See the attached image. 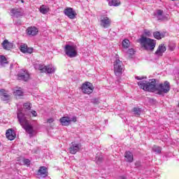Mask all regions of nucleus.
<instances>
[{
    "instance_id": "obj_1",
    "label": "nucleus",
    "mask_w": 179,
    "mask_h": 179,
    "mask_svg": "<svg viewBox=\"0 0 179 179\" xmlns=\"http://www.w3.org/2000/svg\"><path fill=\"white\" fill-rule=\"evenodd\" d=\"M140 89H143L145 92H152V93H157V94L163 95L164 93L170 92V83L165 81L156 86V79L153 78L147 80H141L138 83Z\"/></svg>"
},
{
    "instance_id": "obj_2",
    "label": "nucleus",
    "mask_w": 179,
    "mask_h": 179,
    "mask_svg": "<svg viewBox=\"0 0 179 179\" xmlns=\"http://www.w3.org/2000/svg\"><path fill=\"white\" fill-rule=\"evenodd\" d=\"M17 120L21 127L29 134L31 138L36 135V131H34L33 126L30 124V121L28 120L27 117H26L22 111H18Z\"/></svg>"
},
{
    "instance_id": "obj_3",
    "label": "nucleus",
    "mask_w": 179,
    "mask_h": 179,
    "mask_svg": "<svg viewBox=\"0 0 179 179\" xmlns=\"http://www.w3.org/2000/svg\"><path fill=\"white\" fill-rule=\"evenodd\" d=\"M141 46L147 51H153L156 47V40L142 36L139 40Z\"/></svg>"
},
{
    "instance_id": "obj_4",
    "label": "nucleus",
    "mask_w": 179,
    "mask_h": 179,
    "mask_svg": "<svg viewBox=\"0 0 179 179\" xmlns=\"http://www.w3.org/2000/svg\"><path fill=\"white\" fill-rule=\"evenodd\" d=\"M35 69L40 71L41 73H55L57 69L52 65L36 64Z\"/></svg>"
},
{
    "instance_id": "obj_5",
    "label": "nucleus",
    "mask_w": 179,
    "mask_h": 179,
    "mask_svg": "<svg viewBox=\"0 0 179 179\" xmlns=\"http://www.w3.org/2000/svg\"><path fill=\"white\" fill-rule=\"evenodd\" d=\"M64 51L66 55L69 58H75L78 55V47L76 45H66Z\"/></svg>"
},
{
    "instance_id": "obj_6",
    "label": "nucleus",
    "mask_w": 179,
    "mask_h": 179,
    "mask_svg": "<svg viewBox=\"0 0 179 179\" xmlns=\"http://www.w3.org/2000/svg\"><path fill=\"white\" fill-rule=\"evenodd\" d=\"M122 71H124V64H122V62L120 60V59H116L114 62V72L116 76H120V75L122 74Z\"/></svg>"
},
{
    "instance_id": "obj_7",
    "label": "nucleus",
    "mask_w": 179,
    "mask_h": 179,
    "mask_svg": "<svg viewBox=\"0 0 179 179\" xmlns=\"http://www.w3.org/2000/svg\"><path fill=\"white\" fill-rule=\"evenodd\" d=\"M81 90L85 94H90L93 93V90H94V86L90 82H86L83 84L81 87Z\"/></svg>"
},
{
    "instance_id": "obj_8",
    "label": "nucleus",
    "mask_w": 179,
    "mask_h": 179,
    "mask_svg": "<svg viewBox=\"0 0 179 179\" xmlns=\"http://www.w3.org/2000/svg\"><path fill=\"white\" fill-rule=\"evenodd\" d=\"M82 149V144L76 143H71L70 147L69 148V152L71 155H76L79 150Z\"/></svg>"
},
{
    "instance_id": "obj_9",
    "label": "nucleus",
    "mask_w": 179,
    "mask_h": 179,
    "mask_svg": "<svg viewBox=\"0 0 179 179\" xmlns=\"http://www.w3.org/2000/svg\"><path fill=\"white\" fill-rule=\"evenodd\" d=\"M17 79L19 80H24V82H27L30 79V74L26 70H20L17 74Z\"/></svg>"
},
{
    "instance_id": "obj_10",
    "label": "nucleus",
    "mask_w": 179,
    "mask_h": 179,
    "mask_svg": "<svg viewBox=\"0 0 179 179\" xmlns=\"http://www.w3.org/2000/svg\"><path fill=\"white\" fill-rule=\"evenodd\" d=\"M64 13L66 16H68L69 19L73 20L76 17V11L71 7H68L64 9Z\"/></svg>"
},
{
    "instance_id": "obj_11",
    "label": "nucleus",
    "mask_w": 179,
    "mask_h": 179,
    "mask_svg": "<svg viewBox=\"0 0 179 179\" xmlns=\"http://www.w3.org/2000/svg\"><path fill=\"white\" fill-rule=\"evenodd\" d=\"M101 27L104 29H107L111 26V20L108 18V17L103 16L101 17Z\"/></svg>"
},
{
    "instance_id": "obj_12",
    "label": "nucleus",
    "mask_w": 179,
    "mask_h": 179,
    "mask_svg": "<svg viewBox=\"0 0 179 179\" xmlns=\"http://www.w3.org/2000/svg\"><path fill=\"white\" fill-rule=\"evenodd\" d=\"M0 97L3 101H8V100H10L12 94H8L7 91H5V90H1Z\"/></svg>"
},
{
    "instance_id": "obj_13",
    "label": "nucleus",
    "mask_w": 179,
    "mask_h": 179,
    "mask_svg": "<svg viewBox=\"0 0 179 179\" xmlns=\"http://www.w3.org/2000/svg\"><path fill=\"white\" fill-rule=\"evenodd\" d=\"M6 136L7 139L9 141H13L15 138H16V134L15 133V131L12 129H8L6 132Z\"/></svg>"
},
{
    "instance_id": "obj_14",
    "label": "nucleus",
    "mask_w": 179,
    "mask_h": 179,
    "mask_svg": "<svg viewBox=\"0 0 179 179\" xmlns=\"http://www.w3.org/2000/svg\"><path fill=\"white\" fill-rule=\"evenodd\" d=\"M20 50L21 52H23L24 54H26V52L27 54H31V52H33V48H28L27 45H21L20 46Z\"/></svg>"
},
{
    "instance_id": "obj_15",
    "label": "nucleus",
    "mask_w": 179,
    "mask_h": 179,
    "mask_svg": "<svg viewBox=\"0 0 179 179\" xmlns=\"http://www.w3.org/2000/svg\"><path fill=\"white\" fill-rule=\"evenodd\" d=\"M167 50V48H166V45L164 44H161L159 45L157 51L155 52L156 55H159V57H162L163 55V52H164Z\"/></svg>"
},
{
    "instance_id": "obj_16",
    "label": "nucleus",
    "mask_w": 179,
    "mask_h": 179,
    "mask_svg": "<svg viewBox=\"0 0 179 179\" xmlns=\"http://www.w3.org/2000/svg\"><path fill=\"white\" fill-rule=\"evenodd\" d=\"M38 176L43 177V178L48 176V172L47 171V168L45 166H41L38 171Z\"/></svg>"
},
{
    "instance_id": "obj_17",
    "label": "nucleus",
    "mask_w": 179,
    "mask_h": 179,
    "mask_svg": "<svg viewBox=\"0 0 179 179\" xmlns=\"http://www.w3.org/2000/svg\"><path fill=\"white\" fill-rule=\"evenodd\" d=\"M59 121L63 127H68L71 124V117L66 116L60 118Z\"/></svg>"
},
{
    "instance_id": "obj_18",
    "label": "nucleus",
    "mask_w": 179,
    "mask_h": 179,
    "mask_svg": "<svg viewBox=\"0 0 179 179\" xmlns=\"http://www.w3.org/2000/svg\"><path fill=\"white\" fill-rule=\"evenodd\" d=\"M29 36H36L38 33V29L36 27H30L27 29Z\"/></svg>"
},
{
    "instance_id": "obj_19",
    "label": "nucleus",
    "mask_w": 179,
    "mask_h": 179,
    "mask_svg": "<svg viewBox=\"0 0 179 179\" xmlns=\"http://www.w3.org/2000/svg\"><path fill=\"white\" fill-rule=\"evenodd\" d=\"M1 45L3 50H10L13 47V43L8 41V39H6L1 43Z\"/></svg>"
},
{
    "instance_id": "obj_20",
    "label": "nucleus",
    "mask_w": 179,
    "mask_h": 179,
    "mask_svg": "<svg viewBox=\"0 0 179 179\" xmlns=\"http://www.w3.org/2000/svg\"><path fill=\"white\" fill-rule=\"evenodd\" d=\"M124 157L126 159V162H128L129 163H132L134 162V155L129 151H127L125 152Z\"/></svg>"
},
{
    "instance_id": "obj_21",
    "label": "nucleus",
    "mask_w": 179,
    "mask_h": 179,
    "mask_svg": "<svg viewBox=\"0 0 179 179\" xmlns=\"http://www.w3.org/2000/svg\"><path fill=\"white\" fill-rule=\"evenodd\" d=\"M10 13L12 16H16L17 17H19V16H22V9L13 8L10 10Z\"/></svg>"
},
{
    "instance_id": "obj_22",
    "label": "nucleus",
    "mask_w": 179,
    "mask_h": 179,
    "mask_svg": "<svg viewBox=\"0 0 179 179\" xmlns=\"http://www.w3.org/2000/svg\"><path fill=\"white\" fill-rule=\"evenodd\" d=\"M39 11L43 15H46V13H48L50 12V7H48V6L42 5L39 8Z\"/></svg>"
},
{
    "instance_id": "obj_23",
    "label": "nucleus",
    "mask_w": 179,
    "mask_h": 179,
    "mask_svg": "<svg viewBox=\"0 0 179 179\" xmlns=\"http://www.w3.org/2000/svg\"><path fill=\"white\" fill-rule=\"evenodd\" d=\"M166 35V33L159 32V31H155L153 33V36L157 40H162V38H164V36Z\"/></svg>"
},
{
    "instance_id": "obj_24",
    "label": "nucleus",
    "mask_w": 179,
    "mask_h": 179,
    "mask_svg": "<svg viewBox=\"0 0 179 179\" xmlns=\"http://www.w3.org/2000/svg\"><path fill=\"white\" fill-rule=\"evenodd\" d=\"M155 16L158 20H164V15H163V10H157L155 13Z\"/></svg>"
},
{
    "instance_id": "obj_25",
    "label": "nucleus",
    "mask_w": 179,
    "mask_h": 179,
    "mask_svg": "<svg viewBox=\"0 0 179 179\" xmlns=\"http://www.w3.org/2000/svg\"><path fill=\"white\" fill-rule=\"evenodd\" d=\"M109 6H120L121 5L120 0H111L108 2Z\"/></svg>"
},
{
    "instance_id": "obj_26",
    "label": "nucleus",
    "mask_w": 179,
    "mask_h": 179,
    "mask_svg": "<svg viewBox=\"0 0 179 179\" xmlns=\"http://www.w3.org/2000/svg\"><path fill=\"white\" fill-rule=\"evenodd\" d=\"M152 152H155L156 155H160L162 153V148L158 145H154L152 148Z\"/></svg>"
},
{
    "instance_id": "obj_27",
    "label": "nucleus",
    "mask_w": 179,
    "mask_h": 179,
    "mask_svg": "<svg viewBox=\"0 0 179 179\" xmlns=\"http://www.w3.org/2000/svg\"><path fill=\"white\" fill-rule=\"evenodd\" d=\"M5 64H8L6 57H5V56H0V66H3Z\"/></svg>"
},
{
    "instance_id": "obj_28",
    "label": "nucleus",
    "mask_w": 179,
    "mask_h": 179,
    "mask_svg": "<svg viewBox=\"0 0 179 179\" xmlns=\"http://www.w3.org/2000/svg\"><path fill=\"white\" fill-rule=\"evenodd\" d=\"M129 45H130L129 40H128V39L123 40V41L122 43V45L124 48H129Z\"/></svg>"
},
{
    "instance_id": "obj_29",
    "label": "nucleus",
    "mask_w": 179,
    "mask_h": 179,
    "mask_svg": "<svg viewBox=\"0 0 179 179\" xmlns=\"http://www.w3.org/2000/svg\"><path fill=\"white\" fill-rule=\"evenodd\" d=\"M14 96H23V91L20 89L13 91Z\"/></svg>"
},
{
    "instance_id": "obj_30",
    "label": "nucleus",
    "mask_w": 179,
    "mask_h": 179,
    "mask_svg": "<svg viewBox=\"0 0 179 179\" xmlns=\"http://www.w3.org/2000/svg\"><path fill=\"white\" fill-rule=\"evenodd\" d=\"M133 112L136 117H139V115H141V108H133Z\"/></svg>"
},
{
    "instance_id": "obj_31",
    "label": "nucleus",
    "mask_w": 179,
    "mask_h": 179,
    "mask_svg": "<svg viewBox=\"0 0 179 179\" xmlns=\"http://www.w3.org/2000/svg\"><path fill=\"white\" fill-rule=\"evenodd\" d=\"M91 103H93V104H99L100 103V99L99 98H94L91 100Z\"/></svg>"
},
{
    "instance_id": "obj_32",
    "label": "nucleus",
    "mask_w": 179,
    "mask_h": 179,
    "mask_svg": "<svg viewBox=\"0 0 179 179\" xmlns=\"http://www.w3.org/2000/svg\"><path fill=\"white\" fill-rule=\"evenodd\" d=\"M144 34L145 36H147V37H152V32L149 30H145Z\"/></svg>"
},
{
    "instance_id": "obj_33",
    "label": "nucleus",
    "mask_w": 179,
    "mask_h": 179,
    "mask_svg": "<svg viewBox=\"0 0 179 179\" xmlns=\"http://www.w3.org/2000/svg\"><path fill=\"white\" fill-rule=\"evenodd\" d=\"M23 164H25L26 166H30V159H25L22 160Z\"/></svg>"
},
{
    "instance_id": "obj_34",
    "label": "nucleus",
    "mask_w": 179,
    "mask_h": 179,
    "mask_svg": "<svg viewBox=\"0 0 179 179\" xmlns=\"http://www.w3.org/2000/svg\"><path fill=\"white\" fill-rule=\"evenodd\" d=\"M23 106L27 110H30V108H31L30 103H25Z\"/></svg>"
},
{
    "instance_id": "obj_35",
    "label": "nucleus",
    "mask_w": 179,
    "mask_h": 179,
    "mask_svg": "<svg viewBox=\"0 0 179 179\" xmlns=\"http://www.w3.org/2000/svg\"><path fill=\"white\" fill-rule=\"evenodd\" d=\"M134 49H129V50H128V53L129 54H130V55H134Z\"/></svg>"
},
{
    "instance_id": "obj_36",
    "label": "nucleus",
    "mask_w": 179,
    "mask_h": 179,
    "mask_svg": "<svg viewBox=\"0 0 179 179\" xmlns=\"http://www.w3.org/2000/svg\"><path fill=\"white\" fill-rule=\"evenodd\" d=\"M31 113L32 114L33 117H37V112L35 110H32Z\"/></svg>"
},
{
    "instance_id": "obj_37",
    "label": "nucleus",
    "mask_w": 179,
    "mask_h": 179,
    "mask_svg": "<svg viewBox=\"0 0 179 179\" xmlns=\"http://www.w3.org/2000/svg\"><path fill=\"white\" fill-rule=\"evenodd\" d=\"M54 121V118H50L48 120V122L49 124H52V122Z\"/></svg>"
},
{
    "instance_id": "obj_38",
    "label": "nucleus",
    "mask_w": 179,
    "mask_h": 179,
    "mask_svg": "<svg viewBox=\"0 0 179 179\" xmlns=\"http://www.w3.org/2000/svg\"><path fill=\"white\" fill-rule=\"evenodd\" d=\"M73 121V122H76L77 121V118L76 117H73L71 119V122Z\"/></svg>"
},
{
    "instance_id": "obj_39",
    "label": "nucleus",
    "mask_w": 179,
    "mask_h": 179,
    "mask_svg": "<svg viewBox=\"0 0 179 179\" xmlns=\"http://www.w3.org/2000/svg\"><path fill=\"white\" fill-rule=\"evenodd\" d=\"M136 79H137V80H142V79H143V77L136 76Z\"/></svg>"
},
{
    "instance_id": "obj_40",
    "label": "nucleus",
    "mask_w": 179,
    "mask_h": 179,
    "mask_svg": "<svg viewBox=\"0 0 179 179\" xmlns=\"http://www.w3.org/2000/svg\"><path fill=\"white\" fill-rule=\"evenodd\" d=\"M120 179H127V178H125V177H124V176H121V177L120 178Z\"/></svg>"
},
{
    "instance_id": "obj_41",
    "label": "nucleus",
    "mask_w": 179,
    "mask_h": 179,
    "mask_svg": "<svg viewBox=\"0 0 179 179\" xmlns=\"http://www.w3.org/2000/svg\"><path fill=\"white\" fill-rule=\"evenodd\" d=\"M21 2L23 3L24 2V1L22 0Z\"/></svg>"
},
{
    "instance_id": "obj_42",
    "label": "nucleus",
    "mask_w": 179,
    "mask_h": 179,
    "mask_svg": "<svg viewBox=\"0 0 179 179\" xmlns=\"http://www.w3.org/2000/svg\"><path fill=\"white\" fill-rule=\"evenodd\" d=\"M171 1H176V0H171Z\"/></svg>"
},
{
    "instance_id": "obj_43",
    "label": "nucleus",
    "mask_w": 179,
    "mask_h": 179,
    "mask_svg": "<svg viewBox=\"0 0 179 179\" xmlns=\"http://www.w3.org/2000/svg\"><path fill=\"white\" fill-rule=\"evenodd\" d=\"M18 24H20V22Z\"/></svg>"
}]
</instances>
